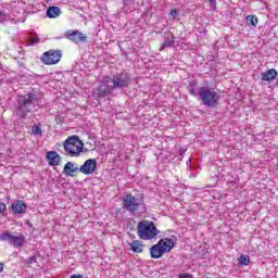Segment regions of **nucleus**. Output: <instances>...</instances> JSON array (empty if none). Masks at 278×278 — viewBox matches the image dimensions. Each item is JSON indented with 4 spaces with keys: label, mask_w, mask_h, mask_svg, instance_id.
<instances>
[{
    "label": "nucleus",
    "mask_w": 278,
    "mask_h": 278,
    "mask_svg": "<svg viewBox=\"0 0 278 278\" xmlns=\"http://www.w3.org/2000/svg\"><path fill=\"white\" fill-rule=\"evenodd\" d=\"M189 92L192 97H199L202 104L206 108H216L220 101V94L208 86L197 87V81L189 84Z\"/></svg>",
    "instance_id": "1"
},
{
    "label": "nucleus",
    "mask_w": 278,
    "mask_h": 278,
    "mask_svg": "<svg viewBox=\"0 0 278 278\" xmlns=\"http://www.w3.org/2000/svg\"><path fill=\"white\" fill-rule=\"evenodd\" d=\"M137 233L140 240H155L160 236V230L155 223L144 219L138 223Z\"/></svg>",
    "instance_id": "2"
},
{
    "label": "nucleus",
    "mask_w": 278,
    "mask_h": 278,
    "mask_svg": "<svg viewBox=\"0 0 278 278\" xmlns=\"http://www.w3.org/2000/svg\"><path fill=\"white\" fill-rule=\"evenodd\" d=\"M123 207L128 211L130 214H147V205L144 202L131 194H126L123 198Z\"/></svg>",
    "instance_id": "3"
},
{
    "label": "nucleus",
    "mask_w": 278,
    "mask_h": 278,
    "mask_svg": "<svg viewBox=\"0 0 278 278\" xmlns=\"http://www.w3.org/2000/svg\"><path fill=\"white\" fill-rule=\"evenodd\" d=\"M34 110V94L27 93L17 99V106L15 109V114L20 118H25L29 112Z\"/></svg>",
    "instance_id": "4"
},
{
    "label": "nucleus",
    "mask_w": 278,
    "mask_h": 278,
    "mask_svg": "<svg viewBox=\"0 0 278 278\" xmlns=\"http://www.w3.org/2000/svg\"><path fill=\"white\" fill-rule=\"evenodd\" d=\"M64 150L71 157H79L84 151V142L79 138L73 136L64 141Z\"/></svg>",
    "instance_id": "5"
},
{
    "label": "nucleus",
    "mask_w": 278,
    "mask_h": 278,
    "mask_svg": "<svg viewBox=\"0 0 278 278\" xmlns=\"http://www.w3.org/2000/svg\"><path fill=\"white\" fill-rule=\"evenodd\" d=\"M110 80L113 90H123V88H127V86H129L131 78L129 77V74L123 72L121 74L114 75L113 77H110Z\"/></svg>",
    "instance_id": "6"
},
{
    "label": "nucleus",
    "mask_w": 278,
    "mask_h": 278,
    "mask_svg": "<svg viewBox=\"0 0 278 278\" xmlns=\"http://www.w3.org/2000/svg\"><path fill=\"white\" fill-rule=\"evenodd\" d=\"M0 240L2 242H8L15 249H21V247H23V244H25V236H23V235L14 236L10 231L2 232L0 235Z\"/></svg>",
    "instance_id": "7"
},
{
    "label": "nucleus",
    "mask_w": 278,
    "mask_h": 278,
    "mask_svg": "<svg viewBox=\"0 0 278 278\" xmlns=\"http://www.w3.org/2000/svg\"><path fill=\"white\" fill-rule=\"evenodd\" d=\"M114 91V87H112V81L110 77L104 78L98 89L93 91V94H97L99 99H103V97H108V94H112Z\"/></svg>",
    "instance_id": "8"
},
{
    "label": "nucleus",
    "mask_w": 278,
    "mask_h": 278,
    "mask_svg": "<svg viewBox=\"0 0 278 278\" xmlns=\"http://www.w3.org/2000/svg\"><path fill=\"white\" fill-rule=\"evenodd\" d=\"M62 60V51L60 50H50L42 54L41 62L48 66H53Z\"/></svg>",
    "instance_id": "9"
},
{
    "label": "nucleus",
    "mask_w": 278,
    "mask_h": 278,
    "mask_svg": "<svg viewBox=\"0 0 278 278\" xmlns=\"http://www.w3.org/2000/svg\"><path fill=\"white\" fill-rule=\"evenodd\" d=\"M78 168L79 173H83V175H92V173L97 170V160L89 159Z\"/></svg>",
    "instance_id": "10"
},
{
    "label": "nucleus",
    "mask_w": 278,
    "mask_h": 278,
    "mask_svg": "<svg viewBox=\"0 0 278 278\" xmlns=\"http://www.w3.org/2000/svg\"><path fill=\"white\" fill-rule=\"evenodd\" d=\"M65 38L78 45V42H86L88 37H86V35L83 33H79V30H67L65 33Z\"/></svg>",
    "instance_id": "11"
},
{
    "label": "nucleus",
    "mask_w": 278,
    "mask_h": 278,
    "mask_svg": "<svg viewBox=\"0 0 278 278\" xmlns=\"http://www.w3.org/2000/svg\"><path fill=\"white\" fill-rule=\"evenodd\" d=\"M46 160L48 161V164L50 166H60V163L62 162V156L58 154L55 151L47 152Z\"/></svg>",
    "instance_id": "12"
},
{
    "label": "nucleus",
    "mask_w": 278,
    "mask_h": 278,
    "mask_svg": "<svg viewBox=\"0 0 278 278\" xmlns=\"http://www.w3.org/2000/svg\"><path fill=\"white\" fill-rule=\"evenodd\" d=\"M76 173H79V167H77L75 163L70 161L64 165L63 174L65 177H75Z\"/></svg>",
    "instance_id": "13"
},
{
    "label": "nucleus",
    "mask_w": 278,
    "mask_h": 278,
    "mask_svg": "<svg viewBox=\"0 0 278 278\" xmlns=\"http://www.w3.org/2000/svg\"><path fill=\"white\" fill-rule=\"evenodd\" d=\"M11 210L13 214H25V212H27V204L21 200H17L12 203Z\"/></svg>",
    "instance_id": "14"
},
{
    "label": "nucleus",
    "mask_w": 278,
    "mask_h": 278,
    "mask_svg": "<svg viewBox=\"0 0 278 278\" xmlns=\"http://www.w3.org/2000/svg\"><path fill=\"white\" fill-rule=\"evenodd\" d=\"M159 244L161 245V249L165 253H170L173 251V248L175 247V242L170 238H164L159 241Z\"/></svg>",
    "instance_id": "15"
},
{
    "label": "nucleus",
    "mask_w": 278,
    "mask_h": 278,
    "mask_svg": "<svg viewBox=\"0 0 278 278\" xmlns=\"http://www.w3.org/2000/svg\"><path fill=\"white\" fill-rule=\"evenodd\" d=\"M164 250H162V245L160 244V242H157L156 244L152 245L150 248V255L152 257V260H160V257H162V255H164Z\"/></svg>",
    "instance_id": "16"
},
{
    "label": "nucleus",
    "mask_w": 278,
    "mask_h": 278,
    "mask_svg": "<svg viewBox=\"0 0 278 278\" xmlns=\"http://www.w3.org/2000/svg\"><path fill=\"white\" fill-rule=\"evenodd\" d=\"M277 77V70L271 68L266 71L265 73H262V80L263 81H273Z\"/></svg>",
    "instance_id": "17"
},
{
    "label": "nucleus",
    "mask_w": 278,
    "mask_h": 278,
    "mask_svg": "<svg viewBox=\"0 0 278 278\" xmlns=\"http://www.w3.org/2000/svg\"><path fill=\"white\" fill-rule=\"evenodd\" d=\"M60 13H61L60 8L50 7V8H48L46 14H47L48 18H58V16H60Z\"/></svg>",
    "instance_id": "18"
},
{
    "label": "nucleus",
    "mask_w": 278,
    "mask_h": 278,
    "mask_svg": "<svg viewBox=\"0 0 278 278\" xmlns=\"http://www.w3.org/2000/svg\"><path fill=\"white\" fill-rule=\"evenodd\" d=\"M130 249L134 251V253H142L144 245L141 241L136 240L130 243Z\"/></svg>",
    "instance_id": "19"
},
{
    "label": "nucleus",
    "mask_w": 278,
    "mask_h": 278,
    "mask_svg": "<svg viewBox=\"0 0 278 278\" xmlns=\"http://www.w3.org/2000/svg\"><path fill=\"white\" fill-rule=\"evenodd\" d=\"M245 23L249 27H257V23H258V20H257V16L255 15H248L245 17Z\"/></svg>",
    "instance_id": "20"
},
{
    "label": "nucleus",
    "mask_w": 278,
    "mask_h": 278,
    "mask_svg": "<svg viewBox=\"0 0 278 278\" xmlns=\"http://www.w3.org/2000/svg\"><path fill=\"white\" fill-rule=\"evenodd\" d=\"M238 262L240 266H249L251 264V257L247 254H242L239 258Z\"/></svg>",
    "instance_id": "21"
},
{
    "label": "nucleus",
    "mask_w": 278,
    "mask_h": 278,
    "mask_svg": "<svg viewBox=\"0 0 278 278\" xmlns=\"http://www.w3.org/2000/svg\"><path fill=\"white\" fill-rule=\"evenodd\" d=\"M175 45L174 37L165 39L163 46L161 47L160 51H164L165 47H173Z\"/></svg>",
    "instance_id": "22"
},
{
    "label": "nucleus",
    "mask_w": 278,
    "mask_h": 278,
    "mask_svg": "<svg viewBox=\"0 0 278 278\" xmlns=\"http://www.w3.org/2000/svg\"><path fill=\"white\" fill-rule=\"evenodd\" d=\"M31 134L33 136H42V129L40 128V126L35 125L31 127Z\"/></svg>",
    "instance_id": "23"
},
{
    "label": "nucleus",
    "mask_w": 278,
    "mask_h": 278,
    "mask_svg": "<svg viewBox=\"0 0 278 278\" xmlns=\"http://www.w3.org/2000/svg\"><path fill=\"white\" fill-rule=\"evenodd\" d=\"M10 20V14H8L5 11L0 10V23H5V21Z\"/></svg>",
    "instance_id": "24"
},
{
    "label": "nucleus",
    "mask_w": 278,
    "mask_h": 278,
    "mask_svg": "<svg viewBox=\"0 0 278 278\" xmlns=\"http://www.w3.org/2000/svg\"><path fill=\"white\" fill-rule=\"evenodd\" d=\"M38 42H40V39L37 36H34L29 39L30 46L38 45Z\"/></svg>",
    "instance_id": "25"
},
{
    "label": "nucleus",
    "mask_w": 278,
    "mask_h": 278,
    "mask_svg": "<svg viewBox=\"0 0 278 278\" xmlns=\"http://www.w3.org/2000/svg\"><path fill=\"white\" fill-rule=\"evenodd\" d=\"M7 210H8V206H5V203L0 202V214H5Z\"/></svg>",
    "instance_id": "26"
},
{
    "label": "nucleus",
    "mask_w": 278,
    "mask_h": 278,
    "mask_svg": "<svg viewBox=\"0 0 278 278\" xmlns=\"http://www.w3.org/2000/svg\"><path fill=\"white\" fill-rule=\"evenodd\" d=\"M178 14H179V12L174 9L170 11L169 16H172V18H176Z\"/></svg>",
    "instance_id": "27"
},
{
    "label": "nucleus",
    "mask_w": 278,
    "mask_h": 278,
    "mask_svg": "<svg viewBox=\"0 0 278 278\" xmlns=\"http://www.w3.org/2000/svg\"><path fill=\"white\" fill-rule=\"evenodd\" d=\"M208 3L211 5V10H216V0H208Z\"/></svg>",
    "instance_id": "28"
},
{
    "label": "nucleus",
    "mask_w": 278,
    "mask_h": 278,
    "mask_svg": "<svg viewBox=\"0 0 278 278\" xmlns=\"http://www.w3.org/2000/svg\"><path fill=\"white\" fill-rule=\"evenodd\" d=\"M34 262H36V258H34V257H29V258L26 261L27 264H34Z\"/></svg>",
    "instance_id": "29"
},
{
    "label": "nucleus",
    "mask_w": 278,
    "mask_h": 278,
    "mask_svg": "<svg viewBox=\"0 0 278 278\" xmlns=\"http://www.w3.org/2000/svg\"><path fill=\"white\" fill-rule=\"evenodd\" d=\"M70 278H84V276L81 274H78V275H72Z\"/></svg>",
    "instance_id": "30"
},
{
    "label": "nucleus",
    "mask_w": 278,
    "mask_h": 278,
    "mask_svg": "<svg viewBox=\"0 0 278 278\" xmlns=\"http://www.w3.org/2000/svg\"><path fill=\"white\" fill-rule=\"evenodd\" d=\"M0 273H3V263H0Z\"/></svg>",
    "instance_id": "31"
}]
</instances>
